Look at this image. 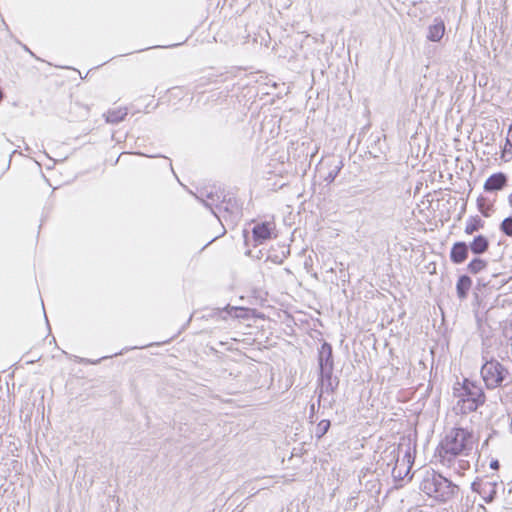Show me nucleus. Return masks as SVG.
I'll return each mask as SVG.
<instances>
[{
    "label": "nucleus",
    "instance_id": "nucleus-2",
    "mask_svg": "<svg viewBox=\"0 0 512 512\" xmlns=\"http://www.w3.org/2000/svg\"><path fill=\"white\" fill-rule=\"evenodd\" d=\"M453 397L457 399L452 407L456 416H466L475 412L486 401V395L482 386L476 382L464 378L462 382L457 381L453 386Z\"/></svg>",
    "mask_w": 512,
    "mask_h": 512
},
{
    "label": "nucleus",
    "instance_id": "nucleus-3",
    "mask_svg": "<svg viewBox=\"0 0 512 512\" xmlns=\"http://www.w3.org/2000/svg\"><path fill=\"white\" fill-rule=\"evenodd\" d=\"M481 378L488 390L505 388L512 384V372L500 361L482 355Z\"/></svg>",
    "mask_w": 512,
    "mask_h": 512
},
{
    "label": "nucleus",
    "instance_id": "nucleus-31",
    "mask_svg": "<svg viewBox=\"0 0 512 512\" xmlns=\"http://www.w3.org/2000/svg\"><path fill=\"white\" fill-rule=\"evenodd\" d=\"M46 168H47V169H51V164H47V165H46Z\"/></svg>",
    "mask_w": 512,
    "mask_h": 512
},
{
    "label": "nucleus",
    "instance_id": "nucleus-7",
    "mask_svg": "<svg viewBox=\"0 0 512 512\" xmlns=\"http://www.w3.org/2000/svg\"><path fill=\"white\" fill-rule=\"evenodd\" d=\"M275 224L273 222H263L256 224L253 227V237L257 244H262L264 241L276 237L274 233Z\"/></svg>",
    "mask_w": 512,
    "mask_h": 512
},
{
    "label": "nucleus",
    "instance_id": "nucleus-9",
    "mask_svg": "<svg viewBox=\"0 0 512 512\" xmlns=\"http://www.w3.org/2000/svg\"><path fill=\"white\" fill-rule=\"evenodd\" d=\"M507 183V177L503 173H496L491 175L484 184V189L487 192L501 190Z\"/></svg>",
    "mask_w": 512,
    "mask_h": 512
},
{
    "label": "nucleus",
    "instance_id": "nucleus-29",
    "mask_svg": "<svg viewBox=\"0 0 512 512\" xmlns=\"http://www.w3.org/2000/svg\"><path fill=\"white\" fill-rule=\"evenodd\" d=\"M509 202H510V204L512 206V194L509 196Z\"/></svg>",
    "mask_w": 512,
    "mask_h": 512
},
{
    "label": "nucleus",
    "instance_id": "nucleus-16",
    "mask_svg": "<svg viewBox=\"0 0 512 512\" xmlns=\"http://www.w3.org/2000/svg\"><path fill=\"white\" fill-rule=\"evenodd\" d=\"M487 268V262L481 258H474L467 265V270L471 274H478Z\"/></svg>",
    "mask_w": 512,
    "mask_h": 512
},
{
    "label": "nucleus",
    "instance_id": "nucleus-17",
    "mask_svg": "<svg viewBox=\"0 0 512 512\" xmlns=\"http://www.w3.org/2000/svg\"><path fill=\"white\" fill-rule=\"evenodd\" d=\"M449 467H453V469L458 474L461 475L463 471L468 470L470 468V462L468 460L463 459L462 457H455L452 460V464Z\"/></svg>",
    "mask_w": 512,
    "mask_h": 512
},
{
    "label": "nucleus",
    "instance_id": "nucleus-30",
    "mask_svg": "<svg viewBox=\"0 0 512 512\" xmlns=\"http://www.w3.org/2000/svg\"><path fill=\"white\" fill-rule=\"evenodd\" d=\"M55 512H62V510L60 507H58Z\"/></svg>",
    "mask_w": 512,
    "mask_h": 512
},
{
    "label": "nucleus",
    "instance_id": "nucleus-13",
    "mask_svg": "<svg viewBox=\"0 0 512 512\" xmlns=\"http://www.w3.org/2000/svg\"><path fill=\"white\" fill-rule=\"evenodd\" d=\"M329 167H330V171L328 172V174L325 176L324 179L328 183H331V182H333L335 180V178L337 177L338 173L342 169L343 163H342V161L340 159L333 158L329 162Z\"/></svg>",
    "mask_w": 512,
    "mask_h": 512
},
{
    "label": "nucleus",
    "instance_id": "nucleus-11",
    "mask_svg": "<svg viewBox=\"0 0 512 512\" xmlns=\"http://www.w3.org/2000/svg\"><path fill=\"white\" fill-rule=\"evenodd\" d=\"M469 250H471L476 255H481L485 253L489 248V240L483 236H476L473 241L468 244Z\"/></svg>",
    "mask_w": 512,
    "mask_h": 512
},
{
    "label": "nucleus",
    "instance_id": "nucleus-28",
    "mask_svg": "<svg viewBox=\"0 0 512 512\" xmlns=\"http://www.w3.org/2000/svg\"><path fill=\"white\" fill-rule=\"evenodd\" d=\"M2 98H3V92H2V90L0 89V101L2 100Z\"/></svg>",
    "mask_w": 512,
    "mask_h": 512
},
{
    "label": "nucleus",
    "instance_id": "nucleus-1",
    "mask_svg": "<svg viewBox=\"0 0 512 512\" xmlns=\"http://www.w3.org/2000/svg\"><path fill=\"white\" fill-rule=\"evenodd\" d=\"M454 424L455 426L446 433L438 448L440 462L446 466H450L455 457L469 456L477 443L473 430L463 427L461 420Z\"/></svg>",
    "mask_w": 512,
    "mask_h": 512
},
{
    "label": "nucleus",
    "instance_id": "nucleus-6",
    "mask_svg": "<svg viewBox=\"0 0 512 512\" xmlns=\"http://www.w3.org/2000/svg\"><path fill=\"white\" fill-rule=\"evenodd\" d=\"M471 489L478 493L486 503L492 502L496 495V483L489 480H476L471 484Z\"/></svg>",
    "mask_w": 512,
    "mask_h": 512
},
{
    "label": "nucleus",
    "instance_id": "nucleus-23",
    "mask_svg": "<svg viewBox=\"0 0 512 512\" xmlns=\"http://www.w3.org/2000/svg\"><path fill=\"white\" fill-rule=\"evenodd\" d=\"M482 200H483V199H479V200H478V206H479V209H480V211L484 214V216H488V213H486V212L482 209V204H481V201H482Z\"/></svg>",
    "mask_w": 512,
    "mask_h": 512
},
{
    "label": "nucleus",
    "instance_id": "nucleus-5",
    "mask_svg": "<svg viewBox=\"0 0 512 512\" xmlns=\"http://www.w3.org/2000/svg\"><path fill=\"white\" fill-rule=\"evenodd\" d=\"M319 368L322 386L326 391H333L335 386L332 381L333 359L332 347L328 343H323L319 350Z\"/></svg>",
    "mask_w": 512,
    "mask_h": 512
},
{
    "label": "nucleus",
    "instance_id": "nucleus-18",
    "mask_svg": "<svg viewBox=\"0 0 512 512\" xmlns=\"http://www.w3.org/2000/svg\"><path fill=\"white\" fill-rule=\"evenodd\" d=\"M330 428V421L329 420H321L316 428V436L318 438H321L323 435L327 433V431Z\"/></svg>",
    "mask_w": 512,
    "mask_h": 512
},
{
    "label": "nucleus",
    "instance_id": "nucleus-24",
    "mask_svg": "<svg viewBox=\"0 0 512 512\" xmlns=\"http://www.w3.org/2000/svg\"><path fill=\"white\" fill-rule=\"evenodd\" d=\"M46 158H48V160L52 161V162H53V164H55V163H56V161H55V160H53V158L49 157V155H46Z\"/></svg>",
    "mask_w": 512,
    "mask_h": 512
},
{
    "label": "nucleus",
    "instance_id": "nucleus-10",
    "mask_svg": "<svg viewBox=\"0 0 512 512\" xmlns=\"http://www.w3.org/2000/svg\"><path fill=\"white\" fill-rule=\"evenodd\" d=\"M445 33V25L441 19H435L434 24L428 28L427 39L432 42H438Z\"/></svg>",
    "mask_w": 512,
    "mask_h": 512
},
{
    "label": "nucleus",
    "instance_id": "nucleus-15",
    "mask_svg": "<svg viewBox=\"0 0 512 512\" xmlns=\"http://www.w3.org/2000/svg\"><path fill=\"white\" fill-rule=\"evenodd\" d=\"M127 115V109L126 108H119L114 110H109L106 113V121L109 123H118L124 119V117Z\"/></svg>",
    "mask_w": 512,
    "mask_h": 512
},
{
    "label": "nucleus",
    "instance_id": "nucleus-22",
    "mask_svg": "<svg viewBox=\"0 0 512 512\" xmlns=\"http://www.w3.org/2000/svg\"><path fill=\"white\" fill-rule=\"evenodd\" d=\"M490 468H492L494 470L498 469L499 468V462L497 460L491 461Z\"/></svg>",
    "mask_w": 512,
    "mask_h": 512
},
{
    "label": "nucleus",
    "instance_id": "nucleus-12",
    "mask_svg": "<svg viewBox=\"0 0 512 512\" xmlns=\"http://www.w3.org/2000/svg\"><path fill=\"white\" fill-rule=\"evenodd\" d=\"M472 286V280L467 275H462L459 277L456 284L457 296L459 299L463 300L467 297L468 292Z\"/></svg>",
    "mask_w": 512,
    "mask_h": 512
},
{
    "label": "nucleus",
    "instance_id": "nucleus-14",
    "mask_svg": "<svg viewBox=\"0 0 512 512\" xmlns=\"http://www.w3.org/2000/svg\"><path fill=\"white\" fill-rule=\"evenodd\" d=\"M484 222L479 216L470 217L465 226V233L472 235L474 232L483 228Z\"/></svg>",
    "mask_w": 512,
    "mask_h": 512
},
{
    "label": "nucleus",
    "instance_id": "nucleus-20",
    "mask_svg": "<svg viewBox=\"0 0 512 512\" xmlns=\"http://www.w3.org/2000/svg\"><path fill=\"white\" fill-rule=\"evenodd\" d=\"M231 211H232V214L238 218L241 214L240 212V208L238 206V204L236 202H234L233 204H231Z\"/></svg>",
    "mask_w": 512,
    "mask_h": 512
},
{
    "label": "nucleus",
    "instance_id": "nucleus-21",
    "mask_svg": "<svg viewBox=\"0 0 512 512\" xmlns=\"http://www.w3.org/2000/svg\"><path fill=\"white\" fill-rule=\"evenodd\" d=\"M232 311L235 312V316L236 317H239L240 315L238 314V312H243V309L238 308V307H231L230 311H229V314H231Z\"/></svg>",
    "mask_w": 512,
    "mask_h": 512
},
{
    "label": "nucleus",
    "instance_id": "nucleus-8",
    "mask_svg": "<svg viewBox=\"0 0 512 512\" xmlns=\"http://www.w3.org/2000/svg\"><path fill=\"white\" fill-rule=\"evenodd\" d=\"M468 244L465 242H456L450 251V259L454 264H461L468 258Z\"/></svg>",
    "mask_w": 512,
    "mask_h": 512
},
{
    "label": "nucleus",
    "instance_id": "nucleus-19",
    "mask_svg": "<svg viewBox=\"0 0 512 512\" xmlns=\"http://www.w3.org/2000/svg\"><path fill=\"white\" fill-rule=\"evenodd\" d=\"M500 229L507 236H512V217L505 218L500 226Z\"/></svg>",
    "mask_w": 512,
    "mask_h": 512
},
{
    "label": "nucleus",
    "instance_id": "nucleus-25",
    "mask_svg": "<svg viewBox=\"0 0 512 512\" xmlns=\"http://www.w3.org/2000/svg\"><path fill=\"white\" fill-rule=\"evenodd\" d=\"M46 158H48V160L52 161V162H53V164H55V163H56V161H55V160H53V158L49 157V155H46Z\"/></svg>",
    "mask_w": 512,
    "mask_h": 512
},
{
    "label": "nucleus",
    "instance_id": "nucleus-4",
    "mask_svg": "<svg viewBox=\"0 0 512 512\" xmlns=\"http://www.w3.org/2000/svg\"><path fill=\"white\" fill-rule=\"evenodd\" d=\"M421 489L427 495L446 502L458 493V485L438 473L428 474L421 482Z\"/></svg>",
    "mask_w": 512,
    "mask_h": 512
},
{
    "label": "nucleus",
    "instance_id": "nucleus-26",
    "mask_svg": "<svg viewBox=\"0 0 512 512\" xmlns=\"http://www.w3.org/2000/svg\"><path fill=\"white\" fill-rule=\"evenodd\" d=\"M46 158H48V160L52 161V162H53V164H55V163H56V161H55V160H53V158L49 157V155H46Z\"/></svg>",
    "mask_w": 512,
    "mask_h": 512
},
{
    "label": "nucleus",
    "instance_id": "nucleus-27",
    "mask_svg": "<svg viewBox=\"0 0 512 512\" xmlns=\"http://www.w3.org/2000/svg\"><path fill=\"white\" fill-rule=\"evenodd\" d=\"M509 430L512 433V417H511V421H510V424H509Z\"/></svg>",
    "mask_w": 512,
    "mask_h": 512
}]
</instances>
